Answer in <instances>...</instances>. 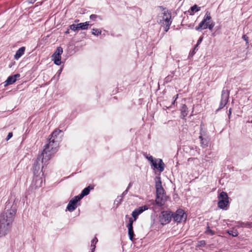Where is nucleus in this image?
I'll return each instance as SVG.
<instances>
[{"instance_id": "nucleus-19", "label": "nucleus", "mask_w": 252, "mask_h": 252, "mask_svg": "<svg viewBox=\"0 0 252 252\" xmlns=\"http://www.w3.org/2000/svg\"><path fill=\"white\" fill-rule=\"evenodd\" d=\"M25 51V47H22L20 48L14 55V59L18 60L22 55H24Z\"/></svg>"}, {"instance_id": "nucleus-35", "label": "nucleus", "mask_w": 252, "mask_h": 252, "mask_svg": "<svg viewBox=\"0 0 252 252\" xmlns=\"http://www.w3.org/2000/svg\"><path fill=\"white\" fill-rule=\"evenodd\" d=\"M128 189H126L125 191L123 192L122 193V195L120 196V197H118V198H120V201H121L122 200L123 197L125 196L127 192Z\"/></svg>"}, {"instance_id": "nucleus-4", "label": "nucleus", "mask_w": 252, "mask_h": 252, "mask_svg": "<svg viewBox=\"0 0 252 252\" xmlns=\"http://www.w3.org/2000/svg\"><path fill=\"white\" fill-rule=\"evenodd\" d=\"M46 162L42 161V157L41 155L37 158V160L35 161L32 167V171L33 173H38L41 172H44L43 170V164H45Z\"/></svg>"}, {"instance_id": "nucleus-41", "label": "nucleus", "mask_w": 252, "mask_h": 252, "mask_svg": "<svg viewBox=\"0 0 252 252\" xmlns=\"http://www.w3.org/2000/svg\"><path fill=\"white\" fill-rule=\"evenodd\" d=\"M69 33V30L67 29L66 31L65 32V34H68Z\"/></svg>"}, {"instance_id": "nucleus-1", "label": "nucleus", "mask_w": 252, "mask_h": 252, "mask_svg": "<svg viewBox=\"0 0 252 252\" xmlns=\"http://www.w3.org/2000/svg\"><path fill=\"white\" fill-rule=\"evenodd\" d=\"M16 208L6 205L0 214V237L6 235L10 230L16 214Z\"/></svg>"}, {"instance_id": "nucleus-14", "label": "nucleus", "mask_w": 252, "mask_h": 252, "mask_svg": "<svg viewBox=\"0 0 252 252\" xmlns=\"http://www.w3.org/2000/svg\"><path fill=\"white\" fill-rule=\"evenodd\" d=\"M167 200V196L165 195L164 193H162L161 194H159L158 193H157V197L156 199V204L161 207L164 205L166 201Z\"/></svg>"}, {"instance_id": "nucleus-21", "label": "nucleus", "mask_w": 252, "mask_h": 252, "mask_svg": "<svg viewBox=\"0 0 252 252\" xmlns=\"http://www.w3.org/2000/svg\"><path fill=\"white\" fill-rule=\"evenodd\" d=\"M62 132V131L60 130V129H55L53 132L51 134V137L49 139V140H57V138H58V136L59 135V134L60 133H61Z\"/></svg>"}, {"instance_id": "nucleus-26", "label": "nucleus", "mask_w": 252, "mask_h": 252, "mask_svg": "<svg viewBox=\"0 0 252 252\" xmlns=\"http://www.w3.org/2000/svg\"><path fill=\"white\" fill-rule=\"evenodd\" d=\"M97 242V239L96 237L94 238L93 240H92V244L91 246V247L92 249L91 252H94V251L95 248V244Z\"/></svg>"}, {"instance_id": "nucleus-44", "label": "nucleus", "mask_w": 252, "mask_h": 252, "mask_svg": "<svg viewBox=\"0 0 252 252\" xmlns=\"http://www.w3.org/2000/svg\"><path fill=\"white\" fill-rule=\"evenodd\" d=\"M251 252H252V251Z\"/></svg>"}, {"instance_id": "nucleus-25", "label": "nucleus", "mask_w": 252, "mask_h": 252, "mask_svg": "<svg viewBox=\"0 0 252 252\" xmlns=\"http://www.w3.org/2000/svg\"><path fill=\"white\" fill-rule=\"evenodd\" d=\"M181 114L183 117H185L188 114V108L185 104H183L181 109Z\"/></svg>"}, {"instance_id": "nucleus-12", "label": "nucleus", "mask_w": 252, "mask_h": 252, "mask_svg": "<svg viewBox=\"0 0 252 252\" xmlns=\"http://www.w3.org/2000/svg\"><path fill=\"white\" fill-rule=\"evenodd\" d=\"M44 174H34L32 180V184L36 188H39L43 184V176Z\"/></svg>"}, {"instance_id": "nucleus-2", "label": "nucleus", "mask_w": 252, "mask_h": 252, "mask_svg": "<svg viewBox=\"0 0 252 252\" xmlns=\"http://www.w3.org/2000/svg\"><path fill=\"white\" fill-rule=\"evenodd\" d=\"M59 147L58 140H49L48 143L44 146L43 150L41 154L42 161L44 160L47 162L58 151Z\"/></svg>"}, {"instance_id": "nucleus-29", "label": "nucleus", "mask_w": 252, "mask_h": 252, "mask_svg": "<svg viewBox=\"0 0 252 252\" xmlns=\"http://www.w3.org/2000/svg\"><path fill=\"white\" fill-rule=\"evenodd\" d=\"M171 23V22H167V24H164L162 25V26H164V31L165 32H167V31L169 30Z\"/></svg>"}, {"instance_id": "nucleus-9", "label": "nucleus", "mask_w": 252, "mask_h": 252, "mask_svg": "<svg viewBox=\"0 0 252 252\" xmlns=\"http://www.w3.org/2000/svg\"><path fill=\"white\" fill-rule=\"evenodd\" d=\"M63 52V48L61 47H59L53 54L52 56V60L55 64L59 65L61 64V55Z\"/></svg>"}, {"instance_id": "nucleus-16", "label": "nucleus", "mask_w": 252, "mask_h": 252, "mask_svg": "<svg viewBox=\"0 0 252 252\" xmlns=\"http://www.w3.org/2000/svg\"><path fill=\"white\" fill-rule=\"evenodd\" d=\"M155 181L157 193L161 194L162 193H164V189L162 186L160 178L157 177L155 178Z\"/></svg>"}, {"instance_id": "nucleus-39", "label": "nucleus", "mask_w": 252, "mask_h": 252, "mask_svg": "<svg viewBox=\"0 0 252 252\" xmlns=\"http://www.w3.org/2000/svg\"><path fill=\"white\" fill-rule=\"evenodd\" d=\"M178 98V94H177L176 96L174 97V100L172 102V104H174L175 101L177 100V99Z\"/></svg>"}, {"instance_id": "nucleus-22", "label": "nucleus", "mask_w": 252, "mask_h": 252, "mask_svg": "<svg viewBox=\"0 0 252 252\" xmlns=\"http://www.w3.org/2000/svg\"><path fill=\"white\" fill-rule=\"evenodd\" d=\"M200 139V145L203 148H205L208 146L209 142L206 139L203 138L202 134L199 136Z\"/></svg>"}, {"instance_id": "nucleus-42", "label": "nucleus", "mask_w": 252, "mask_h": 252, "mask_svg": "<svg viewBox=\"0 0 252 252\" xmlns=\"http://www.w3.org/2000/svg\"><path fill=\"white\" fill-rule=\"evenodd\" d=\"M231 109L230 108L229 110V117H230V116L231 115Z\"/></svg>"}, {"instance_id": "nucleus-20", "label": "nucleus", "mask_w": 252, "mask_h": 252, "mask_svg": "<svg viewBox=\"0 0 252 252\" xmlns=\"http://www.w3.org/2000/svg\"><path fill=\"white\" fill-rule=\"evenodd\" d=\"M93 188H90V186H88V187L85 188L81 192V194H80L79 195H77V196L81 199L84 196L88 195L91 189H93Z\"/></svg>"}, {"instance_id": "nucleus-5", "label": "nucleus", "mask_w": 252, "mask_h": 252, "mask_svg": "<svg viewBox=\"0 0 252 252\" xmlns=\"http://www.w3.org/2000/svg\"><path fill=\"white\" fill-rule=\"evenodd\" d=\"M218 207L220 209H224L228 204V197L227 193L222 191L219 197Z\"/></svg>"}, {"instance_id": "nucleus-8", "label": "nucleus", "mask_w": 252, "mask_h": 252, "mask_svg": "<svg viewBox=\"0 0 252 252\" xmlns=\"http://www.w3.org/2000/svg\"><path fill=\"white\" fill-rule=\"evenodd\" d=\"M154 170L161 173L164 171L165 164L160 158H155L154 162L151 165Z\"/></svg>"}, {"instance_id": "nucleus-17", "label": "nucleus", "mask_w": 252, "mask_h": 252, "mask_svg": "<svg viewBox=\"0 0 252 252\" xmlns=\"http://www.w3.org/2000/svg\"><path fill=\"white\" fill-rule=\"evenodd\" d=\"M133 222V220H132L131 218H130L129 220V223L127 225V227L128 230V233L129 239L132 241H133V238L134 235V232L133 230V226H132Z\"/></svg>"}, {"instance_id": "nucleus-43", "label": "nucleus", "mask_w": 252, "mask_h": 252, "mask_svg": "<svg viewBox=\"0 0 252 252\" xmlns=\"http://www.w3.org/2000/svg\"><path fill=\"white\" fill-rule=\"evenodd\" d=\"M62 68H61V69L59 70V74L61 73V72H62Z\"/></svg>"}, {"instance_id": "nucleus-7", "label": "nucleus", "mask_w": 252, "mask_h": 252, "mask_svg": "<svg viewBox=\"0 0 252 252\" xmlns=\"http://www.w3.org/2000/svg\"><path fill=\"white\" fill-rule=\"evenodd\" d=\"M172 217L174 220L177 222L185 221L187 219V215L182 209H178L174 214H173Z\"/></svg>"}, {"instance_id": "nucleus-27", "label": "nucleus", "mask_w": 252, "mask_h": 252, "mask_svg": "<svg viewBox=\"0 0 252 252\" xmlns=\"http://www.w3.org/2000/svg\"><path fill=\"white\" fill-rule=\"evenodd\" d=\"M229 235H232L233 237H236L238 235V233L235 229L230 230L228 231Z\"/></svg>"}, {"instance_id": "nucleus-13", "label": "nucleus", "mask_w": 252, "mask_h": 252, "mask_svg": "<svg viewBox=\"0 0 252 252\" xmlns=\"http://www.w3.org/2000/svg\"><path fill=\"white\" fill-rule=\"evenodd\" d=\"M81 200L77 196L73 197L69 202L67 206V209L70 212L74 211L77 208V203Z\"/></svg>"}, {"instance_id": "nucleus-23", "label": "nucleus", "mask_w": 252, "mask_h": 252, "mask_svg": "<svg viewBox=\"0 0 252 252\" xmlns=\"http://www.w3.org/2000/svg\"><path fill=\"white\" fill-rule=\"evenodd\" d=\"M89 26V22H86L84 23H81L78 24V29L79 30H87L88 29Z\"/></svg>"}, {"instance_id": "nucleus-31", "label": "nucleus", "mask_w": 252, "mask_h": 252, "mask_svg": "<svg viewBox=\"0 0 252 252\" xmlns=\"http://www.w3.org/2000/svg\"><path fill=\"white\" fill-rule=\"evenodd\" d=\"M146 158H147V159H148L149 161H150L151 165H152L153 164V163L154 162L155 158L154 159L153 157L151 156H147Z\"/></svg>"}, {"instance_id": "nucleus-32", "label": "nucleus", "mask_w": 252, "mask_h": 252, "mask_svg": "<svg viewBox=\"0 0 252 252\" xmlns=\"http://www.w3.org/2000/svg\"><path fill=\"white\" fill-rule=\"evenodd\" d=\"M203 40V37H200L197 41V43L194 48V50L196 49V48L199 46V45L201 43Z\"/></svg>"}, {"instance_id": "nucleus-30", "label": "nucleus", "mask_w": 252, "mask_h": 252, "mask_svg": "<svg viewBox=\"0 0 252 252\" xmlns=\"http://www.w3.org/2000/svg\"><path fill=\"white\" fill-rule=\"evenodd\" d=\"M69 28L70 29L73 31H78V24L77 25H75V24H72L70 26H69Z\"/></svg>"}, {"instance_id": "nucleus-34", "label": "nucleus", "mask_w": 252, "mask_h": 252, "mask_svg": "<svg viewBox=\"0 0 252 252\" xmlns=\"http://www.w3.org/2000/svg\"><path fill=\"white\" fill-rule=\"evenodd\" d=\"M97 17L98 16L96 15L92 14V15H90V18L92 20L95 21Z\"/></svg>"}, {"instance_id": "nucleus-24", "label": "nucleus", "mask_w": 252, "mask_h": 252, "mask_svg": "<svg viewBox=\"0 0 252 252\" xmlns=\"http://www.w3.org/2000/svg\"><path fill=\"white\" fill-rule=\"evenodd\" d=\"M200 10V7H198L196 4H194L193 6L190 7L189 12L190 15H193L194 12L199 11Z\"/></svg>"}, {"instance_id": "nucleus-38", "label": "nucleus", "mask_w": 252, "mask_h": 252, "mask_svg": "<svg viewBox=\"0 0 252 252\" xmlns=\"http://www.w3.org/2000/svg\"><path fill=\"white\" fill-rule=\"evenodd\" d=\"M242 38L246 41L248 43L249 41V38L246 35H243L242 36Z\"/></svg>"}, {"instance_id": "nucleus-10", "label": "nucleus", "mask_w": 252, "mask_h": 252, "mask_svg": "<svg viewBox=\"0 0 252 252\" xmlns=\"http://www.w3.org/2000/svg\"><path fill=\"white\" fill-rule=\"evenodd\" d=\"M229 97V91L227 89L223 88L221 93L219 109L223 108L226 105L228 102Z\"/></svg>"}, {"instance_id": "nucleus-40", "label": "nucleus", "mask_w": 252, "mask_h": 252, "mask_svg": "<svg viewBox=\"0 0 252 252\" xmlns=\"http://www.w3.org/2000/svg\"><path fill=\"white\" fill-rule=\"evenodd\" d=\"M29 3H34L36 0H28Z\"/></svg>"}, {"instance_id": "nucleus-15", "label": "nucleus", "mask_w": 252, "mask_h": 252, "mask_svg": "<svg viewBox=\"0 0 252 252\" xmlns=\"http://www.w3.org/2000/svg\"><path fill=\"white\" fill-rule=\"evenodd\" d=\"M148 208L146 205H144L139 208L135 209L132 213V216L134 218V220H135L138 216L142 214L144 211L148 210Z\"/></svg>"}, {"instance_id": "nucleus-3", "label": "nucleus", "mask_w": 252, "mask_h": 252, "mask_svg": "<svg viewBox=\"0 0 252 252\" xmlns=\"http://www.w3.org/2000/svg\"><path fill=\"white\" fill-rule=\"evenodd\" d=\"M211 19L210 13L209 12H207L202 21L199 23L198 26L195 28V29L196 31H199L208 28L209 30L212 31L215 26V23L211 21Z\"/></svg>"}, {"instance_id": "nucleus-28", "label": "nucleus", "mask_w": 252, "mask_h": 252, "mask_svg": "<svg viewBox=\"0 0 252 252\" xmlns=\"http://www.w3.org/2000/svg\"><path fill=\"white\" fill-rule=\"evenodd\" d=\"M92 33L95 35H98L101 34V31L99 29H93Z\"/></svg>"}, {"instance_id": "nucleus-36", "label": "nucleus", "mask_w": 252, "mask_h": 252, "mask_svg": "<svg viewBox=\"0 0 252 252\" xmlns=\"http://www.w3.org/2000/svg\"><path fill=\"white\" fill-rule=\"evenodd\" d=\"M13 136L12 132H9L8 134V135L6 138V140L8 141L9 139H10Z\"/></svg>"}, {"instance_id": "nucleus-37", "label": "nucleus", "mask_w": 252, "mask_h": 252, "mask_svg": "<svg viewBox=\"0 0 252 252\" xmlns=\"http://www.w3.org/2000/svg\"><path fill=\"white\" fill-rule=\"evenodd\" d=\"M205 245V241H201L198 242V246H204Z\"/></svg>"}, {"instance_id": "nucleus-18", "label": "nucleus", "mask_w": 252, "mask_h": 252, "mask_svg": "<svg viewBox=\"0 0 252 252\" xmlns=\"http://www.w3.org/2000/svg\"><path fill=\"white\" fill-rule=\"evenodd\" d=\"M20 74H16L14 75L10 76L8 77L7 80L5 81V86H7L8 85H11L13 84L16 82L17 80V79L18 78L20 77Z\"/></svg>"}, {"instance_id": "nucleus-11", "label": "nucleus", "mask_w": 252, "mask_h": 252, "mask_svg": "<svg viewBox=\"0 0 252 252\" xmlns=\"http://www.w3.org/2000/svg\"><path fill=\"white\" fill-rule=\"evenodd\" d=\"M159 8L162 9V19L160 20V23L162 25L164 24H167V22H171V13L168 12V10L164 8L163 7L160 6Z\"/></svg>"}, {"instance_id": "nucleus-33", "label": "nucleus", "mask_w": 252, "mask_h": 252, "mask_svg": "<svg viewBox=\"0 0 252 252\" xmlns=\"http://www.w3.org/2000/svg\"><path fill=\"white\" fill-rule=\"evenodd\" d=\"M206 233L207 234H210V235H213L214 234V233L213 232V231L211 229H210L209 227H208V228H207V230L206 231Z\"/></svg>"}, {"instance_id": "nucleus-6", "label": "nucleus", "mask_w": 252, "mask_h": 252, "mask_svg": "<svg viewBox=\"0 0 252 252\" xmlns=\"http://www.w3.org/2000/svg\"><path fill=\"white\" fill-rule=\"evenodd\" d=\"M173 214L168 211H162L159 215V221L162 224H166L169 223L171 220Z\"/></svg>"}]
</instances>
